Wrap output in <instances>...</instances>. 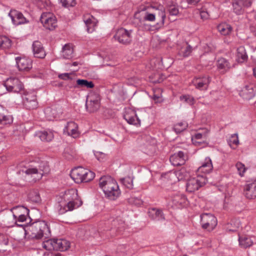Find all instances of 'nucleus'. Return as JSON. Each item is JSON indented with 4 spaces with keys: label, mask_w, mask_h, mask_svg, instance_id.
Segmentation results:
<instances>
[{
    "label": "nucleus",
    "mask_w": 256,
    "mask_h": 256,
    "mask_svg": "<svg viewBox=\"0 0 256 256\" xmlns=\"http://www.w3.org/2000/svg\"><path fill=\"white\" fill-rule=\"evenodd\" d=\"M207 181L204 175L198 174L196 177H192L187 181L186 190L189 192H194L205 184Z\"/></svg>",
    "instance_id": "5"
},
{
    "label": "nucleus",
    "mask_w": 256,
    "mask_h": 256,
    "mask_svg": "<svg viewBox=\"0 0 256 256\" xmlns=\"http://www.w3.org/2000/svg\"><path fill=\"white\" fill-rule=\"evenodd\" d=\"M11 212L13 218H17V217L20 216V214H28L29 210L24 206H18L12 208Z\"/></svg>",
    "instance_id": "35"
},
{
    "label": "nucleus",
    "mask_w": 256,
    "mask_h": 256,
    "mask_svg": "<svg viewBox=\"0 0 256 256\" xmlns=\"http://www.w3.org/2000/svg\"><path fill=\"white\" fill-rule=\"evenodd\" d=\"M86 106L88 111L90 112L98 110L100 108L99 94L94 92H90L88 96Z\"/></svg>",
    "instance_id": "6"
},
{
    "label": "nucleus",
    "mask_w": 256,
    "mask_h": 256,
    "mask_svg": "<svg viewBox=\"0 0 256 256\" xmlns=\"http://www.w3.org/2000/svg\"><path fill=\"white\" fill-rule=\"evenodd\" d=\"M74 49L72 44H66L62 48L61 56L65 59H70L73 56Z\"/></svg>",
    "instance_id": "34"
},
{
    "label": "nucleus",
    "mask_w": 256,
    "mask_h": 256,
    "mask_svg": "<svg viewBox=\"0 0 256 256\" xmlns=\"http://www.w3.org/2000/svg\"><path fill=\"white\" fill-rule=\"evenodd\" d=\"M244 194L248 199L256 198V180L247 182L244 186Z\"/></svg>",
    "instance_id": "19"
},
{
    "label": "nucleus",
    "mask_w": 256,
    "mask_h": 256,
    "mask_svg": "<svg viewBox=\"0 0 256 256\" xmlns=\"http://www.w3.org/2000/svg\"><path fill=\"white\" fill-rule=\"evenodd\" d=\"M42 247L48 250H54V238L49 239L46 240H45L42 242Z\"/></svg>",
    "instance_id": "44"
},
{
    "label": "nucleus",
    "mask_w": 256,
    "mask_h": 256,
    "mask_svg": "<svg viewBox=\"0 0 256 256\" xmlns=\"http://www.w3.org/2000/svg\"><path fill=\"white\" fill-rule=\"evenodd\" d=\"M149 217L156 221L164 220L165 219L164 216L160 209L156 208H150L148 212Z\"/></svg>",
    "instance_id": "28"
},
{
    "label": "nucleus",
    "mask_w": 256,
    "mask_h": 256,
    "mask_svg": "<svg viewBox=\"0 0 256 256\" xmlns=\"http://www.w3.org/2000/svg\"><path fill=\"white\" fill-rule=\"evenodd\" d=\"M8 16L10 18L12 23L15 26L24 24L29 22L21 12L16 10H10Z\"/></svg>",
    "instance_id": "13"
},
{
    "label": "nucleus",
    "mask_w": 256,
    "mask_h": 256,
    "mask_svg": "<svg viewBox=\"0 0 256 256\" xmlns=\"http://www.w3.org/2000/svg\"><path fill=\"white\" fill-rule=\"evenodd\" d=\"M144 20L150 22H154L156 20L154 14L146 12L144 16Z\"/></svg>",
    "instance_id": "55"
},
{
    "label": "nucleus",
    "mask_w": 256,
    "mask_h": 256,
    "mask_svg": "<svg viewBox=\"0 0 256 256\" xmlns=\"http://www.w3.org/2000/svg\"><path fill=\"white\" fill-rule=\"evenodd\" d=\"M116 182L110 176L101 177L99 180V186L104 194L109 188H111Z\"/></svg>",
    "instance_id": "22"
},
{
    "label": "nucleus",
    "mask_w": 256,
    "mask_h": 256,
    "mask_svg": "<svg viewBox=\"0 0 256 256\" xmlns=\"http://www.w3.org/2000/svg\"><path fill=\"white\" fill-rule=\"evenodd\" d=\"M94 156L96 159L99 161H102L106 157V156L104 153L100 152H96L94 153Z\"/></svg>",
    "instance_id": "56"
},
{
    "label": "nucleus",
    "mask_w": 256,
    "mask_h": 256,
    "mask_svg": "<svg viewBox=\"0 0 256 256\" xmlns=\"http://www.w3.org/2000/svg\"><path fill=\"white\" fill-rule=\"evenodd\" d=\"M54 250L65 251L70 246V242L64 239L54 238Z\"/></svg>",
    "instance_id": "29"
},
{
    "label": "nucleus",
    "mask_w": 256,
    "mask_h": 256,
    "mask_svg": "<svg viewBox=\"0 0 256 256\" xmlns=\"http://www.w3.org/2000/svg\"><path fill=\"white\" fill-rule=\"evenodd\" d=\"M12 45V41L6 36H0V48L2 49H8Z\"/></svg>",
    "instance_id": "41"
},
{
    "label": "nucleus",
    "mask_w": 256,
    "mask_h": 256,
    "mask_svg": "<svg viewBox=\"0 0 256 256\" xmlns=\"http://www.w3.org/2000/svg\"><path fill=\"white\" fill-rule=\"evenodd\" d=\"M206 46L208 47V48L206 50V52H208L212 50V48L209 46L206 45Z\"/></svg>",
    "instance_id": "62"
},
{
    "label": "nucleus",
    "mask_w": 256,
    "mask_h": 256,
    "mask_svg": "<svg viewBox=\"0 0 256 256\" xmlns=\"http://www.w3.org/2000/svg\"><path fill=\"white\" fill-rule=\"evenodd\" d=\"M180 99L186 102L190 105H193L194 104V98L190 95L182 96L180 97Z\"/></svg>",
    "instance_id": "50"
},
{
    "label": "nucleus",
    "mask_w": 256,
    "mask_h": 256,
    "mask_svg": "<svg viewBox=\"0 0 256 256\" xmlns=\"http://www.w3.org/2000/svg\"><path fill=\"white\" fill-rule=\"evenodd\" d=\"M252 0H233L232 3V10L237 15L243 14L245 10L252 6Z\"/></svg>",
    "instance_id": "9"
},
{
    "label": "nucleus",
    "mask_w": 256,
    "mask_h": 256,
    "mask_svg": "<svg viewBox=\"0 0 256 256\" xmlns=\"http://www.w3.org/2000/svg\"><path fill=\"white\" fill-rule=\"evenodd\" d=\"M33 54L36 58H43L46 54L40 42L34 41L32 46Z\"/></svg>",
    "instance_id": "24"
},
{
    "label": "nucleus",
    "mask_w": 256,
    "mask_h": 256,
    "mask_svg": "<svg viewBox=\"0 0 256 256\" xmlns=\"http://www.w3.org/2000/svg\"><path fill=\"white\" fill-rule=\"evenodd\" d=\"M248 56L246 48L243 46H240L237 48L236 55V60L238 63H244L247 61Z\"/></svg>",
    "instance_id": "30"
},
{
    "label": "nucleus",
    "mask_w": 256,
    "mask_h": 256,
    "mask_svg": "<svg viewBox=\"0 0 256 256\" xmlns=\"http://www.w3.org/2000/svg\"><path fill=\"white\" fill-rule=\"evenodd\" d=\"M217 66L219 70L224 72L228 70L232 67L234 66V64H230L226 59L221 58L217 61Z\"/></svg>",
    "instance_id": "33"
},
{
    "label": "nucleus",
    "mask_w": 256,
    "mask_h": 256,
    "mask_svg": "<svg viewBox=\"0 0 256 256\" xmlns=\"http://www.w3.org/2000/svg\"><path fill=\"white\" fill-rule=\"evenodd\" d=\"M21 170H18V174L24 176L28 180L36 181L42 178L44 173L46 172L48 168L45 163H42L38 166L30 164L28 166H24V163H21L19 166Z\"/></svg>",
    "instance_id": "2"
},
{
    "label": "nucleus",
    "mask_w": 256,
    "mask_h": 256,
    "mask_svg": "<svg viewBox=\"0 0 256 256\" xmlns=\"http://www.w3.org/2000/svg\"><path fill=\"white\" fill-rule=\"evenodd\" d=\"M13 220V216L10 215L6 216L4 218V226L7 228H11L13 227L14 226H8V224L10 223Z\"/></svg>",
    "instance_id": "54"
},
{
    "label": "nucleus",
    "mask_w": 256,
    "mask_h": 256,
    "mask_svg": "<svg viewBox=\"0 0 256 256\" xmlns=\"http://www.w3.org/2000/svg\"><path fill=\"white\" fill-rule=\"evenodd\" d=\"M13 121L12 117L8 114L6 110L0 106V124H11Z\"/></svg>",
    "instance_id": "31"
},
{
    "label": "nucleus",
    "mask_w": 256,
    "mask_h": 256,
    "mask_svg": "<svg viewBox=\"0 0 256 256\" xmlns=\"http://www.w3.org/2000/svg\"><path fill=\"white\" fill-rule=\"evenodd\" d=\"M28 200L32 203H38L40 202V196L36 190H30L28 196Z\"/></svg>",
    "instance_id": "39"
},
{
    "label": "nucleus",
    "mask_w": 256,
    "mask_h": 256,
    "mask_svg": "<svg viewBox=\"0 0 256 256\" xmlns=\"http://www.w3.org/2000/svg\"><path fill=\"white\" fill-rule=\"evenodd\" d=\"M171 200L173 204L178 208L182 207L186 204L187 199L186 196L178 192H176L171 197Z\"/></svg>",
    "instance_id": "25"
},
{
    "label": "nucleus",
    "mask_w": 256,
    "mask_h": 256,
    "mask_svg": "<svg viewBox=\"0 0 256 256\" xmlns=\"http://www.w3.org/2000/svg\"><path fill=\"white\" fill-rule=\"evenodd\" d=\"M6 90L10 92L18 93L23 90V84L18 78H8L4 83Z\"/></svg>",
    "instance_id": "11"
},
{
    "label": "nucleus",
    "mask_w": 256,
    "mask_h": 256,
    "mask_svg": "<svg viewBox=\"0 0 256 256\" xmlns=\"http://www.w3.org/2000/svg\"><path fill=\"white\" fill-rule=\"evenodd\" d=\"M124 118L130 124L140 126V120L138 117L136 112L130 108L125 109Z\"/></svg>",
    "instance_id": "15"
},
{
    "label": "nucleus",
    "mask_w": 256,
    "mask_h": 256,
    "mask_svg": "<svg viewBox=\"0 0 256 256\" xmlns=\"http://www.w3.org/2000/svg\"><path fill=\"white\" fill-rule=\"evenodd\" d=\"M228 142L229 146L233 149L236 148L238 144H239V140L238 138V136L236 134H232L230 137L228 138Z\"/></svg>",
    "instance_id": "43"
},
{
    "label": "nucleus",
    "mask_w": 256,
    "mask_h": 256,
    "mask_svg": "<svg viewBox=\"0 0 256 256\" xmlns=\"http://www.w3.org/2000/svg\"><path fill=\"white\" fill-rule=\"evenodd\" d=\"M194 48L188 43L184 44L180 50L179 54L183 57L190 56Z\"/></svg>",
    "instance_id": "40"
},
{
    "label": "nucleus",
    "mask_w": 256,
    "mask_h": 256,
    "mask_svg": "<svg viewBox=\"0 0 256 256\" xmlns=\"http://www.w3.org/2000/svg\"><path fill=\"white\" fill-rule=\"evenodd\" d=\"M156 91H154V94L152 96V98L156 102H162V94L160 93L156 94Z\"/></svg>",
    "instance_id": "58"
},
{
    "label": "nucleus",
    "mask_w": 256,
    "mask_h": 256,
    "mask_svg": "<svg viewBox=\"0 0 256 256\" xmlns=\"http://www.w3.org/2000/svg\"><path fill=\"white\" fill-rule=\"evenodd\" d=\"M64 133L74 138L78 136V126L74 122H68L64 128Z\"/></svg>",
    "instance_id": "20"
},
{
    "label": "nucleus",
    "mask_w": 256,
    "mask_h": 256,
    "mask_svg": "<svg viewBox=\"0 0 256 256\" xmlns=\"http://www.w3.org/2000/svg\"><path fill=\"white\" fill-rule=\"evenodd\" d=\"M158 16L160 18V22L156 24V28L157 29H158L162 26L164 22L166 14L163 8H162L160 10L158 11Z\"/></svg>",
    "instance_id": "46"
},
{
    "label": "nucleus",
    "mask_w": 256,
    "mask_h": 256,
    "mask_svg": "<svg viewBox=\"0 0 256 256\" xmlns=\"http://www.w3.org/2000/svg\"><path fill=\"white\" fill-rule=\"evenodd\" d=\"M102 224L107 229L116 228L120 232L124 228V222L120 218H114L110 216H106L102 221Z\"/></svg>",
    "instance_id": "10"
},
{
    "label": "nucleus",
    "mask_w": 256,
    "mask_h": 256,
    "mask_svg": "<svg viewBox=\"0 0 256 256\" xmlns=\"http://www.w3.org/2000/svg\"><path fill=\"white\" fill-rule=\"evenodd\" d=\"M188 124L186 122H182L175 124L174 128V131L177 133H180L186 128Z\"/></svg>",
    "instance_id": "45"
},
{
    "label": "nucleus",
    "mask_w": 256,
    "mask_h": 256,
    "mask_svg": "<svg viewBox=\"0 0 256 256\" xmlns=\"http://www.w3.org/2000/svg\"><path fill=\"white\" fill-rule=\"evenodd\" d=\"M217 29L221 34L226 36L230 34L232 31L231 26L226 22H222L217 26Z\"/></svg>",
    "instance_id": "37"
},
{
    "label": "nucleus",
    "mask_w": 256,
    "mask_h": 256,
    "mask_svg": "<svg viewBox=\"0 0 256 256\" xmlns=\"http://www.w3.org/2000/svg\"><path fill=\"white\" fill-rule=\"evenodd\" d=\"M188 4H196L198 2H200V0H187Z\"/></svg>",
    "instance_id": "60"
},
{
    "label": "nucleus",
    "mask_w": 256,
    "mask_h": 256,
    "mask_svg": "<svg viewBox=\"0 0 256 256\" xmlns=\"http://www.w3.org/2000/svg\"><path fill=\"white\" fill-rule=\"evenodd\" d=\"M252 14L254 18L256 20V10L252 11Z\"/></svg>",
    "instance_id": "63"
},
{
    "label": "nucleus",
    "mask_w": 256,
    "mask_h": 256,
    "mask_svg": "<svg viewBox=\"0 0 256 256\" xmlns=\"http://www.w3.org/2000/svg\"><path fill=\"white\" fill-rule=\"evenodd\" d=\"M210 80L211 78L210 76H205L194 78L192 81V84L197 89L206 90L208 88Z\"/></svg>",
    "instance_id": "18"
},
{
    "label": "nucleus",
    "mask_w": 256,
    "mask_h": 256,
    "mask_svg": "<svg viewBox=\"0 0 256 256\" xmlns=\"http://www.w3.org/2000/svg\"><path fill=\"white\" fill-rule=\"evenodd\" d=\"M22 97L23 103L27 108L34 109L36 108L38 103L34 92H24Z\"/></svg>",
    "instance_id": "16"
},
{
    "label": "nucleus",
    "mask_w": 256,
    "mask_h": 256,
    "mask_svg": "<svg viewBox=\"0 0 256 256\" xmlns=\"http://www.w3.org/2000/svg\"><path fill=\"white\" fill-rule=\"evenodd\" d=\"M75 88H92L94 87L93 82L86 80L78 79L76 81V84L74 86Z\"/></svg>",
    "instance_id": "38"
},
{
    "label": "nucleus",
    "mask_w": 256,
    "mask_h": 256,
    "mask_svg": "<svg viewBox=\"0 0 256 256\" xmlns=\"http://www.w3.org/2000/svg\"><path fill=\"white\" fill-rule=\"evenodd\" d=\"M84 22L88 32L89 33L92 32L96 26L98 22L92 16H88L84 18Z\"/></svg>",
    "instance_id": "32"
},
{
    "label": "nucleus",
    "mask_w": 256,
    "mask_h": 256,
    "mask_svg": "<svg viewBox=\"0 0 256 256\" xmlns=\"http://www.w3.org/2000/svg\"><path fill=\"white\" fill-rule=\"evenodd\" d=\"M8 243V237L6 235L0 234V244L7 245Z\"/></svg>",
    "instance_id": "53"
},
{
    "label": "nucleus",
    "mask_w": 256,
    "mask_h": 256,
    "mask_svg": "<svg viewBox=\"0 0 256 256\" xmlns=\"http://www.w3.org/2000/svg\"><path fill=\"white\" fill-rule=\"evenodd\" d=\"M77 198V194L74 190L71 189L66 192L64 194L65 202L58 203L56 210L59 214H62L68 211H72L76 208L74 200Z\"/></svg>",
    "instance_id": "3"
},
{
    "label": "nucleus",
    "mask_w": 256,
    "mask_h": 256,
    "mask_svg": "<svg viewBox=\"0 0 256 256\" xmlns=\"http://www.w3.org/2000/svg\"><path fill=\"white\" fill-rule=\"evenodd\" d=\"M236 167L240 176H242L246 170L244 164L241 162H238L236 164Z\"/></svg>",
    "instance_id": "48"
},
{
    "label": "nucleus",
    "mask_w": 256,
    "mask_h": 256,
    "mask_svg": "<svg viewBox=\"0 0 256 256\" xmlns=\"http://www.w3.org/2000/svg\"><path fill=\"white\" fill-rule=\"evenodd\" d=\"M186 160V156L182 152L174 153L170 158V160L172 165L179 166L184 164Z\"/></svg>",
    "instance_id": "23"
},
{
    "label": "nucleus",
    "mask_w": 256,
    "mask_h": 256,
    "mask_svg": "<svg viewBox=\"0 0 256 256\" xmlns=\"http://www.w3.org/2000/svg\"><path fill=\"white\" fill-rule=\"evenodd\" d=\"M254 74L256 78V67L253 69Z\"/></svg>",
    "instance_id": "64"
},
{
    "label": "nucleus",
    "mask_w": 256,
    "mask_h": 256,
    "mask_svg": "<svg viewBox=\"0 0 256 256\" xmlns=\"http://www.w3.org/2000/svg\"><path fill=\"white\" fill-rule=\"evenodd\" d=\"M256 94V90L253 84H246L240 88L239 95L242 98L249 100L252 98Z\"/></svg>",
    "instance_id": "17"
},
{
    "label": "nucleus",
    "mask_w": 256,
    "mask_h": 256,
    "mask_svg": "<svg viewBox=\"0 0 256 256\" xmlns=\"http://www.w3.org/2000/svg\"><path fill=\"white\" fill-rule=\"evenodd\" d=\"M168 11L170 16H176L179 13L178 6L174 4L168 6Z\"/></svg>",
    "instance_id": "49"
},
{
    "label": "nucleus",
    "mask_w": 256,
    "mask_h": 256,
    "mask_svg": "<svg viewBox=\"0 0 256 256\" xmlns=\"http://www.w3.org/2000/svg\"><path fill=\"white\" fill-rule=\"evenodd\" d=\"M44 256H61V255L58 254H52L50 252H47L44 253Z\"/></svg>",
    "instance_id": "61"
},
{
    "label": "nucleus",
    "mask_w": 256,
    "mask_h": 256,
    "mask_svg": "<svg viewBox=\"0 0 256 256\" xmlns=\"http://www.w3.org/2000/svg\"><path fill=\"white\" fill-rule=\"evenodd\" d=\"M36 136H38L42 141L43 142H50L54 138V134L52 131H43L38 132L36 134Z\"/></svg>",
    "instance_id": "36"
},
{
    "label": "nucleus",
    "mask_w": 256,
    "mask_h": 256,
    "mask_svg": "<svg viewBox=\"0 0 256 256\" xmlns=\"http://www.w3.org/2000/svg\"><path fill=\"white\" fill-rule=\"evenodd\" d=\"M40 20L46 28L50 30H54L57 26V19L51 12H43Z\"/></svg>",
    "instance_id": "8"
},
{
    "label": "nucleus",
    "mask_w": 256,
    "mask_h": 256,
    "mask_svg": "<svg viewBox=\"0 0 256 256\" xmlns=\"http://www.w3.org/2000/svg\"><path fill=\"white\" fill-rule=\"evenodd\" d=\"M212 168L213 166L211 159L209 157H206L202 162V166L198 168V172L204 174H209L212 171Z\"/></svg>",
    "instance_id": "27"
},
{
    "label": "nucleus",
    "mask_w": 256,
    "mask_h": 256,
    "mask_svg": "<svg viewBox=\"0 0 256 256\" xmlns=\"http://www.w3.org/2000/svg\"><path fill=\"white\" fill-rule=\"evenodd\" d=\"M70 176L75 182L80 184L92 180L94 178L95 174L88 169L79 166L72 170Z\"/></svg>",
    "instance_id": "4"
},
{
    "label": "nucleus",
    "mask_w": 256,
    "mask_h": 256,
    "mask_svg": "<svg viewBox=\"0 0 256 256\" xmlns=\"http://www.w3.org/2000/svg\"><path fill=\"white\" fill-rule=\"evenodd\" d=\"M239 244L242 248H246L250 246L253 242L251 239L246 236H240L238 238Z\"/></svg>",
    "instance_id": "42"
},
{
    "label": "nucleus",
    "mask_w": 256,
    "mask_h": 256,
    "mask_svg": "<svg viewBox=\"0 0 256 256\" xmlns=\"http://www.w3.org/2000/svg\"><path fill=\"white\" fill-rule=\"evenodd\" d=\"M120 190L116 183L114 184L105 193V196L110 200H115L120 196Z\"/></svg>",
    "instance_id": "26"
},
{
    "label": "nucleus",
    "mask_w": 256,
    "mask_h": 256,
    "mask_svg": "<svg viewBox=\"0 0 256 256\" xmlns=\"http://www.w3.org/2000/svg\"><path fill=\"white\" fill-rule=\"evenodd\" d=\"M60 2L62 6L65 8L74 6L76 4L75 0H60Z\"/></svg>",
    "instance_id": "51"
},
{
    "label": "nucleus",
    "mask_w": 256,
    "mask_h": 256,
    "mask_svg": "<svg viewBox=\"0 0 256 256\" xmlns=\"http://www.w3.org/2000/svg\"><path fill=\"white\" fill-rule=\"evenodd\" d=\"M122 182L129 189H131L133 188V180L130 176H127L122 179Z\"/></svg>",
    "instance_id": "47"
},
{
    "label": "nucleus",
    "mask_w": 256,
    "mask_h": 256,
    "mask_svg": "<svg viewBox=\"0 0 256 256\" xmlns=\"http://www.w3.org/2000/svg\"><path fill=\"white\" fill-rule=\"evenodd\" d=\"M16 66L20 71H28L32 68V61L26 58H16Z\"/></svg>",
    "instance_id": "21"
},
{
    "label": "nucleus",
    "mask_w": 256,
    "mask_h": 256,
    "mask_svg": "<svg viewBox=\"0 0 256 256\" xmlns=\"http://www.w3.org/2000/svg\"><path fill=\"white\" fill-rule=\"evenodd\" d=\"M200 224L204 229L213 230L217 224V220L212 214L204 213L200 215Z\"/></svg>",
    "instance_id": "7"
},
{
    "label": "nucleus",
    "mask_w": 256,
    "mask_h": 256,
    "mask_svg": "<svg viewBox=\"0 0 256 256\" xmlns=\"http://www.w3.org/2000/svg\"><path fill=\"white\" fill-rule=\"evenodd\" d=\"M132 30H128L124 28L118 29L114 36V38L120 43L122 44H128L132 40Z\"/></svg>",
    "instance_id": "12"
},
{
    "label": "nucleus",
    "mask_w": 256,
    "mask_h": 256,
    "mask_svg": "<svg viewBox=\"0 0 256 256\" xmlns=\"http://www.w3.org/2000/svg\"><path fill=\"white\" fill-rule=\"evenodd\" d=\"M200 15L201 19L202 20H206L210 18L208 13L205 10H202L200 12Z\"/></svg>",
    "instance_id": "57"
},
{
    "label": "nucleus",
    "mask_w": 256,
    "mask_h": 256,
    "mask_svg": "<svg viewBox=\"0 0 256 256\" xmlns=\"http://www.w3.org/2000/svg\"><path fill=\"white\" fill-rule=\"evenodd\" d=\"M28 214H20L17 218H13L11 222L8 224V226L16 225L23 227L26 232L27 230L31 232L32 236L36 239L48 238L50 236V232L46 222L44 221L36 222L28 226V224L30 222L32 219Z\"/></svg>",
    "instance_id": "1"
},
{
    "label": "nucleus",
    "mask_w": 256,
    "mask_h": 256,
    "mask_svg": "<svg viewBox=\"0 0 256 256\" xmlns=\"http://www.w3.org/2000/svg\"><path fill=\"white\" fill-rule=\"evenodd\" d=\"M208 134L209 130L207 128L200 130L192 136V144L196 146H200L202 144L206 143Z\"/></svg>",
    "instance_id": "14"
},
{
    "label": "nucleus",
    "mask_w": 256,
    "mask_h": 256,
    "mask_svg": "<svg viewBox=\"0 0 256 256\" xmlns=\"http://www.w3.org/2000/svg\"><path fill=\"white\" fill-rule=\"evenodd\" d=\"M45 114L49 120H52V118H54L56 116V112H52V110L50 108L46 109Z\"/></svg>",
    "instance_id": "52"
},
{
    "label": "nucleus",
    "mask_w": 256,
    "mask_h": 256,
    "mask_svg": "<svg viewBox=\"0 0 256 256\" xmlns=\"http://www.w3.org/2000/svg\"><path fill=\"white\" fill-rule=\"evenodd\" d=\"M70 74L69 73H63L58 74V77L63 80H67L70 79Z\"/></svg>",
    "instance_id": "59"
}]
</instances>
